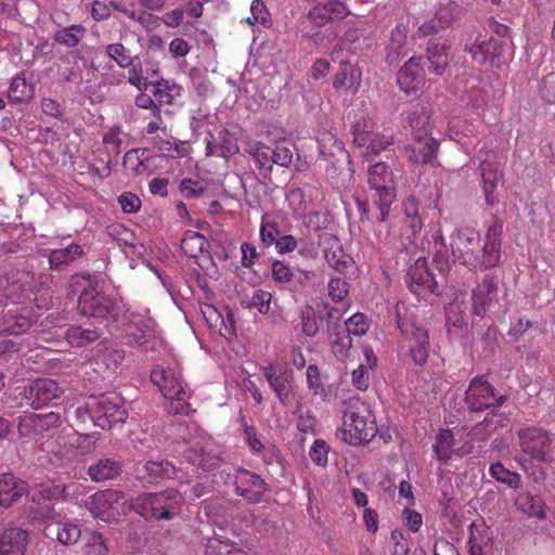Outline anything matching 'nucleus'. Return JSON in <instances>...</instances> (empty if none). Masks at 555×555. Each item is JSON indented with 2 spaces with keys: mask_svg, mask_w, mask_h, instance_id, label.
<instances>
[{
  "mask_svg": "<svg viewBox=\"0 0 555 555\" xmlns=\"http://www.w3.org/2000/svg\"><path fill=\"white\" fill-rule=\"evenodd\" d=\"M361 85V73L349 63H340L333 78V88L337 91H350L354 94Z\"/></svg>",
  "mask_w": 555,
  "mask_h": 555,
  "instance_id": "obj_33",
  "label": "nucleus"
},
{
  "mask_svg": "<svg viewBox=\"0 0 555 555\" xmlns=\"http://www.w3.org/2000/svg\"><path fill=\"white\" fill-rule=\"evenodd\" d=\"M399 222L401 223V235L410 243L414 242L424 225L423 218L399 219Z\"/></svg>",
  "mask_w": 555,
  "mask_h": 555,
  "instance_id": "obj_62",
  "label": "nucleus"
},
{
  "mask_svg": "<svg viewBox=\"0 0 555 555\" xmlns=\"http://www.w3.org/2000/svg\"><path fill=\"white\" fill-rule=\"evenodd\" d=\"M343 423L336 436L349 446L369 443L377 434L376 417L371 406L353 397L343 403Z\"/></svg>",
  "mask_w": 555,
  "mask_h": 555,
  "instance_id": "obj_3",
  "label": "nucleus"
},
{
  "mask_svg": "<svg viewBox=\"0 0 555 555\" xmlns=\"http://www.w3.org/2000/svg\"><path fill=\"white\" fill-rule=\"evenodd\" d=\"M320 328L314 310L311 307L306 308L301 313V331L308 337H314Z\"/></svg>",
  "mask_w": 555,
  "mask_h": 555,
  "instance_id": "obj_60",
  "label": "nucleus"
},
{
  "mask_svg": "<svg viewBox=\"0 0 555 555\" xmlns=\"http://www.w3.org/2000/svg\"><path fill=\"white\" fill-rule=\"evenodd\" d=\"M77 309L82 315L102 321H116L120 313L119 305L112 297L99 291L93 283L81 291Z\"/></svg>",
  "mask_w": 555,
  "mask_h": 555,
  "instance_id": "obj_7",
  "label": "nucleus"
},
{
  "mask_svg": "<svg viewBox=\"0 0 555 555\" xmlns=\"http://www.w3.org/2000/svg\"><path fill=\"white\" fill-rule=\"evenodd\" d=\"M205 555H248L229 539L209 538L206 543Z\"/></svg>",
  "mask_w": 555,
  "mask_h": 555,
  "instance_id": "obj_45",
  "label": "nucleus"
},
{
  "mask_svg": "<svg viewBox=\"0 0 555 555\" xmlns=\"http://www.w3.org/2000/svg\"><path fill=\"white\" fill-rule=\"evenodd\" d=\"M236 493L250 503H258L268 491V485L257 474L238 468L234 476Z\"/></svg>",
  "mask_w": 555,
  "mask_h": 555,
  "instance_id": "obj_20",
  "label": "nucleus"
},
{
  "mask_svg": "<svg viewBox=\"0 0 555 555\" xmlns=\"http://www.w3.org/2000/svg\"><path fill=\"white\" fill-rule=\"evenodd\" d=\"M206 245L207 241L203 234L195 231H186L183 234L180 247L185 256L196 258L205 250Z\"/></svg>",
  "mask_w": 555,
  "mask_h": 555,
  "instance_id": "obj_44",
  "label": "nucleus"
},
{
  "mask_svg": "<svg viewBox=\"0 0 555 555\" xmlns=\"http://www.w3.org/2000/svg\"><path fill=\"white\" fill-rule=\"evenodd\" d=\"M261 245L266 248L276 245L280 236V225L276 221L262 218L259 229Z\"/></svg>",
  "mask_w": 555,
  "mask_h": 555,
  "instance_id": "obj_51",
  "label": "nucleus"
},
{
  "mask_svg": "<svg viewBox=\"0 0 555 555\" xmlns=\"http://www.w3.org/2000/svg\"><path fill=\"white\" fill-rule=\"evenodd\" d=\"M454 435L451 429H441L434 444V452L441 464H447L453 455Z\"/></svg>",
  "mask_w": 555,
  "mask_h": 555,
  "instance_id": "obj_42",
  "label": "nucleus"
},
{
  "mask_svg": "<svg viewBox=\"0 0 555 555\" xmlns=\"http://www.w3.org/2000/svg\"><path fill=\"white\" fill-rule=\"evenodd\" d=\"M498 283L490 274H486L472 291L473 312L485 317L487 311L498 301Z\"/></svg>",
  "mask_w": 555,
  "mask_h": 555,
  "instance_id": "obj_21",
  "label": "nucleus"
},
{
  "mask_svg": "<svg viewBox=\"0 0 555 555\" xmlns=\"http://www.w3.org/2000/svg\"><path fill=\"white\" fill-rule=\"evenodd\" d=\"M65 495V487L59 485H39L30 493L34 503L41 504L46 501L62 499Z\"/></svg>",
  "mask_w": 555,
  "mask_h": 555,
  "instance_id": "obj_49",
  "label": "nucleus"
},
{
  "mask_svg": "<svg viewBox=\"0 0 555 555\" xmlns=\"http://www.w3.org/2000/svg\"><path fill=\"white\" fill-rule=\"evenodd\" d=\"M144 468L151 478V481L171 478V476L175 474V466L166 460L149 461L146 462Z\"/></svg>",
  "mask_w": 555,
  "mask_h": 555,
  "instance_id": "obj_52",
  "label": "nucleus"
},
{
  "mask_svg": "<svg viewBox=\"0 0 555 555\" xmlns=\"http://www.w3.org/2000/svg\"><path fill=\"white\" fill-rule=\"evenodd\" d=\"M62 418L60 413L49 412L44 414L30 413L20 416L17 430L21 437L31 438L60 426Z\"/></svg>",
  "mask_w": 555,
  "mask_h": 555,
  "instance_id": "obj_18",
  "label": "nucleus"
},
{
  "mask_svg": "<svg viewBox=\"0 0 555 555\" xmlns=\"http://www.w3.org/2000/svg\"><path fill=\"white\" fill-rule=\"evenodd\" d=\"M91 413L92 424L101 429L124 424L128 417L122 398L114 392L91 397Z\"/></svg>",
  "mask_w": 555,
  "mask_h": 555,
  "instance_id": "obj_8",
  "label": "nucleus"
},
{
  "mask_svg": "<svg viewBox=\"0 0 555 555\" xmlns=\"http://www.w3.org/2000/svg\"><path fill=\"white\" fill-rule=\"evenodd\" d=\"M399 222L401 223V235L410 243L414 242L424 225L423 218L399 219Z\"/></svg>",
  "mask_w": 555,
  "mask_h": 555,
  "instance_id": "obj_63",
  "label": "nucleus"
},
{
  "mask_svg": "<svg viewBox=\"0 0 555 555\" xmlns=\"http://www.w3.org/2000/svg\"><path fill=\"white\" fill-rule=\"evenodd\" d=\"M217 140L219 141L221 151L224 153L225 159L240 152L236 135L230 132L227 128H221L218 131Z\"/></svg>",
  "mask_w": 555,
  "mask_h": 555,
  "instance_id": "obj_57",
  "label": "nucleus"
},
{
  "mask_svg": "<svg viewBox=\"0 0 555 555\" xmlns=\"http://www.w3.org/2000/svg\"><path fill=\"white\" fill-rule=\"evenodd\" d=\"M30 533L20 527H8L0 532V555H25Z\"/></svg>",
  "mask_w": 555,
  "mask_h": 555,
  "instance_id": "obj_29",
  "label": "nucleus"
},
{
  "mask_svg": "<svg viewBox=\"0 0 555 555\" xmlns=\"http://www.w3.org/2000/svg\"><path fill=\"white\" fill-rule=\"evenodd\" d=\"M503 222L495 220L486 232V250L480 262L475 255L481 243L480 233L473 228L456 229L451 235V254L470 271H487L501 262Z\"/></svg>",
  "mask_w": 555,
  "mask_h": 555,
  "instance_id": "obj_1",
  "label": "nucleus"
},
{
  "mask_svg": "<svg viewBox=\"0 0 555 555\" xmlns=\"http://www.w3.org/2000/svg\"><path fill=\"white\" fill-rule=\"evenodd\" d=\"M459 13V3L449 0L448 2L439 5L434 16V20L437 21V25H439L440 29L444 30L446 28L452 25Z\"/></svg>",
  "mask_w": 555,
  "mask_h": 555,
  "instance_id": "obj_50",
  "label": "nucleus"
},
{
  "mask_svg": "<svg viewBox=\"0 0 555 555\" xmlns=\"http://www.w3.org/2000/svg\"><path fill=\"white\" fill-rule=\"evenodd\" d=\"M505 401L506 396L498 395L495 388L483 376L473 378L465 393V402L473 412L502 406Z\"/></svg>",
  "mask_w": 555,
  "mask_h": 555,
  "instance_id": "obj_11",
  "label": "nucleus"
},
{
  "mask_svg": "<svg viewBox=\"0 0 555 555\" xmlns=\"http://www.w3.org/2000/svg\"><path fill=\"white\" fill-rule=\"evenodd\" d=\"M246 440L250 449L255 453H259L260 451L264 450L269 454L268 463H272L276 457V448L275 447H269L264 448L260 439L257 437L256 428L254 426H245L244 429Z\"/></svg>",
  "mask_w": 555,
  "mask_h": 555,
  "instance_id": "obj_56",
  "label": "nucleus"
},
{
  "mask_svg": "<svg viewBox=\"0 0 555 555\" xmlns=\"http://www.w3.org/2000/svg\"><path fill=\"white\" fill-rule=\"evenodd\" d=\"M34 89L27 82L23 74L13 77L8 90V98L11 102H24L33 98Z\"/></svg>",
  "mask_w": 555,
  "mask_h": 555,
  "instance_id": "obj_47",
  "label": "nucleus"
},
{
  "mask_svg": "<svg viewBox=\"0 0 555 555\" xmlns=\"http://www.w3.org/2000/svg\"><path fill=\"white\" fill-rule=\"evenodd\" d=\"M35 304H0V333L22 335L26 333L38 319Z\"/></svg>",
  "mask_w": 555,
  "mask_h": 555,
  "instance_id": "obj_9",
  "label": "nucleus"
},
{
  "mask_svg": "<svg viewBox=\"0 0 555 555\" xmlns=\"http://www.w3.org/2000/svg\"><path fill=\"white\" fill-rule=\"evenodd\" d=\"M87 473L92 481L104 482L120 475L121 464L112 459H100L88 467Z\"/></svg>",
  "mask_w": 555,
  "mask_h": 555,
  "instance_id": "obj_36",
  "label": "nucleus"
},
{
  "mask_svg": "<svg viewBox=\"0 0 555 555\" xmlns=\"http://www.w3.org/2000/svg\"><path fill=\"white\" fill-rule=\"evenodd\" d=\"M184 495L176 489H166L159 493H143L132 500L129 508L146 520H169L180 511Z\"/></svg>",
  "mask_w": 555,
  "mask_h": 555,
  "instance_id": "obj_5",
  "label": "nucleus"
},
{
  "mask_svg": "<svg viewBox=\"0 0 555 555\" xmlns=\"http://www.w3.org/2000/svg\"><path fill=\"white\" fill-rule=\"evenodd\" d=\"M398 326L408 343L410 356L413 361L423 365L428 358L429 337L426 330L414 322L398 320Z\"/></svg>",
  "mask_w": 555,
  "mask_h": 555,
  "instance_id": "obj_16",
  "label": "nucleus"
},
{
  "mask_svg": "<svg viewBox=\"0 0 555 555\" xmlns=\"http://www.w3.org/2000/svg\"><path fill=\"white\" fill-rule=\"evenodd\" d=\"M86 508L94 518L111 521L126 514L125 493L116 489L98 491L86 500Z\"/></svg>",
  "mask_w": 555,
  "mask_h": 555,
  "instance_id": "obj_10",
  "label": "nucleus"
},
{
  "mask_svg": "<svg viewBox=\"0 0 555 555\" xmlns=\"http://www.w3.org/2000/svg\"><path fill=\"white\" fill-rule=\"evenodd\" d=\"M151 380L157 386L163 397L168 400V412L173 415L186 416L191 412L189 402L191 393L186 390L179 366H155L151 372Z\"/></svg>",
  "mask_w": 555,
  "mask_h": 555,
  "instance_id": "obj_4",
  "label": "nucleus"
},
{
  "mask_svg": "<svg viewBox=\"0 0 555 555\" xmlns=\"http://www.w3.org/2000/svg\"><path fill=\"white\" fill-rule=\"evenodd\" d=\"M428 251L433 255L436 268L446 276L451 269L450 257L452 254L449 250L441 231H437L433 235V241L428 242Z\"/></svg>",
  "mask_w": 555,
  "mask_h": 555,
  "instance_id": "obj_35",
  "label": "nucleus"
},
{
  "mask_svg": "<svg viewBox=\"0 0 555 555\" xmlns=\"http://www.w3.org/2000/svg\"><path fill=\"white\" fill-rule=\"evenodd\" d=\"M55 535L57 541L63 545H73L78 542L81 535V530L78 525L70 521H64L57 524Z\"/></svg>",
  "mask_w": 555,
  "mask_h": 555,
  "instance_id": "obj_53",
  "label": "nucleus"
},
{
  "mask_svg": "<svg viewBox=\"0 0 555 555\" xmlns=\"http://www.w3.org/2000/svg\"><path fill=\"white\" fill-rule=\"evenodd\" d=\"M263 375L267 378L270 387L275 392L280 402L286 405L293 395V372L284 367H278L270 364L263 369Z\"/></svg>",
  "mask_w": 555,
  "mask_h": 555,
  "instance_id": "obj_22",
  "label": "nucleus"
},
{
  "mask_svg": "<svg viewBox=\"0 0 555 555\" xmlns=\"http://www.w3.org/2000/svg\"><path fill=\"white\" fill-rule=\"evenodd\" d=\"M87 29L82 25H70L57 30L54 40L67 48H75L86 36Z\"/></svg>",
  "mask_w": 555,
  "mask_h": 555,
  "instance_id": "obj_46",
  "label": "nucleus"
},
{
  "mask_svg": "<svg viewBox=\"0 0 555 555\" xmlns=\"http://www.w3.org/2000/svg\"><path fill=\"white\" fill-rule=\"evenodd\" d=\"M29 492L26 481L12 473L0 474V506L10 508Z\"/></svg>",
  "mask_w": 555,
  "mask_h": 555,
  "instance_id": "obj_28",
  "label": "nucleus"
},
{
  "mask_svg": "<svg viewBox=\"0 0 555 555\" xmlns=\"http://www.w3.org/2000/svg\"><path fill=\"white\" fill-rule=\"evenodd\" d=\"M449 49L446 43L430 40L426 48L425 59L429 63L428 70L436 76H443L449 68Z\"/></svg>",
  "mask_w": 555,
  "mask_h": 555,
  "instance_id": "obj_31",
  "label": "nucleus"
},
{
  "mask_svg": "<svg viewBox=\"0 0 555 555\" xmlns=\"http://www.w3.org/2000/svg\"><path fill=\"white\" fill-rule=\"evenodd\" d=\"M128 74V82L131 86L135 87L140 91H145L149 88V76L143 75V67L140 62L134 63V61H132V65L129 67Z\"/></svg>",
  "mask_w": 555,
  "mask_h": 555,
  "instance_id": "obj_61",
  "label": "nucleus"
},
{
  "mask_svg": "<svg viewBox=\"0 0 555 555\" xmlns=\"http://www.w3.org/2000/svg\"><path fill=\"white\" fill-rule=\"evenodd\" d=\"M370 324L365 314L357 312L351 315L343 328L351 336H363L369 331Z\"/></svg>",
  "mask_w": 555,
  "mask_h": 555,
  "instance_id": "obj_58",
  "label": "nucleus"
},
{
  "mask_svg": "<svg viewBox=\"0 0 555 555\" xmlns=\"http://www.w3.org/2000/svg\"><path fill=\"white\" fill-rule=\"evenodd\" d=\"M320 190L315 184L291 186L286 192V204L294 218L301 219L307 216L319 202Z\"/></svg>",
  "mask_w": 555,
  "mask_h": 555,
  "instance_id": "obj_17",
  "label": "nucleus"
},
{
  "mask_svg": "<svg viewBox=\"0 0 555 555\" xmlns=\"http://www.w3.org/2000/svg\"><path fill=\"white\" fill-rule=\"evenodd\" d=\"M62 395L63 389L50 378H37L24 388V398L34 410L54 404Z\"/></svg>",
  "mask_w": 555,
  "mask_h": 555,
  "instance_id": "obj_14",
  "label": "nucleus"
},
{
  "mask_svg": "<svg viewBox=\"0 0 555 555\" xmlns=\"http://www.w3.org/2000/svg\"><path fill=\"white\" fill-rule=\"evenodd\" d=\"M433 109L423 103L414 105L409 115L408 121L412 129L413 138H421L422 135H431L433 122H431Z\"/></svg>",
  "mask_w": 555,
  "mask_h": 555,
  "instance_id": "obj_30",
  "label": "nucleus"
},
{
  "mask_svg": "<svg viewBox=\"0 0 555 555\" xmlns=\"http://www.w3.org/2000/svg\"><path fill=\"white\" fill-rule=\"evenodd\" d=\"M320 245L323 247L324 257L328 266L339 273H346L352 260L345 254L337 236L323 233L320 235Z\"/></svg>",
  "mask_w": 555,
  "mask_h": 555,
  "instance_id": "obj_25",
  "label": "nucleus"
},
{
  "mask_svg": "<svg viewBox=\"0 0 555 555\" xmlns=\"http://www.w3.org/2000/svg\"><path fill=\"white\" fill-rule=\"evenodd\" d=\"M50 276L30 271H11L0 278V304H35L38 310L49 309L52 292Z\"/></svg>",
  "mask_w": 555,
  "mask_h": 555,
  "instance_id": "obj_2",
  "label": "nucleus"
},
{
  "mask_svg": "<svg viewBox=\"0 0 555 555\" xmlns=\"http://www.w3.org/2000/svg\"><path fill=\"white\" fill-rule=\"evenodd\" d=\"M126 318L129 322V328L125 336L126 344L138 347L145 352L153 350L156 345L155 322L131 311H127Z\"/></svg>",
  "mask_w": 555,
  "mask_h": 555,
  "instance_id": "obj_13",
  "label": "nucleus"
},
{
  "mask_svg": "<svg viewBox=\"0 0 555 555\" xmlns=\"http://www.w3.org/2000/svg\"><path fill=\"white\" fill-rule=\"evenodd\" d=\"M271 300L272 294L270 292L257 289L247 302V307L257 309L261 314H267L270 311Z\"/></svg>",
  "mask_w": 555,
  "mask_h": 555,
  "instance_id": "obj_59",
  "label": "nucleus"
},
{
  "mask_svg": "<svg viewBox=\"0 0 555 555\" xmlns=\"http://www.w3.org/2000/svg\"><path fill=\"white\" fill-rule=\"evenodd\" d=\"M423 56H413L408 60L397 75V82L405 94H417L425 83V74L422 68Z\"/></svg>",
  "mask_w": 555,
  "mask_h": 555,
  "instance_id": "obj_19",
  "label": "nucleus"
},
{
  "mask_svg": "<svg viewBox=\"0 0 555 555\" xmlns=\"http://www.w3.org/2000/svg\"><path fill=\"white\" fill-rule=\"evenodd\" d=\"M330 446L323 439H317L310 449V459L318 466L324 467L328 461Z\"/></svg>",
  "mask_w": 555,
  "mask_h": 555,
  "instance_id": "obj_64",
  "label": "nucleus"
},
{
  "mask_svg": "<svg viewBox=\"0 0 555 555\" xmlns=\"http://www.w3.org/2000/svg\"><path fill=\"white\" fill-rule=\"evenodd\" d=\"M330 344L334 356L345 361L350 357L352 347L351 336L340 325H336L330 334Z\"/></svg>",
  "mask_w": 555,
  "mask_h": 555,
  "instance_id": "obj_37",
  "label": "nucleus"
},
{
  "mask_svg": "<svg viewBox=\"0 0 555 555\" xmlns=\"http://www.w3.org/2000/svg\"><path fill=\"white\" fill-rule=\"evenodd\" d=\"M490 476L498 482L506 485L511 489L521 487V477L518 473L511 472L501 462L493 463L489 468Z\"/></svg>",
  "mask_w": 555,
  "mask_h": 555,
  "instance_id": "obj_48",
  "label": "nucleus"
},
{
  "mask_svg": "<svg viewBox=\"0 0 555 555\" xmlns=\"http://www.w3.org/2000/svg\"><path fill=\"white\" fill-rule=\"evenodd\" d=\"M406 158L416 165L433 164L439 151V142L431 135L413 138V143L404 147Z\"/></svg>",
  "mask_w": 555,
  "mask_h": 555,
  "instance_id": "obj_24",
  "label": "nucleus"
},
{
  "mask_svg": "<svg viewBox=\"0 0 555 555\" xmlns=\"http://www.w3.org/2000/svg\"><path fill=\"white\" fill-rule=\"evenodd\" d=\"M367 182L371 191L374 192L372 201L379 210L378 219L380 222H385L397 195L392 170L385 163H376L367 170Z\"/></svg>",
  "mask_w": 555,
  "mask_h": 555,
  "instance_id": "obj_6",
  "label": "nucleus"
},
{
  "mask_svg": "<svg viewBox=\"0 0 555 555\" xmlns=\"http://www.w3.org/2000/svg\"><path fill=\"white\" fill-rule=\"evenodd\" d=\"M105 51L107 56L114 60L121 68H129L132 65V61H134L130 50L120 42L106 46Z\"/></svg>",
  "mask_w": 555,
  "mask_h": 555,
  "instance_id": "obj_54",
  "label": "nucleus"
},
{
  "mask_svg": "<svg viewBox=\"0 0 555 555\" xmlns=\"http://www.w3.org/2000/svg\"><path fill=\"white\" fill-rule=\"evenodd\" d=\"M349 13L344 2L331 0L311 8L308 12V20L317 27H323L328 23L343 21Z\"/></svg>",
  "mask_w": 555,
  "mask_h": 555,
  "instance_id": "obj_23",
  "label": "nucleus"
},
{
  "mask_svg": "<svg viewBox=\"0 0 555 555\" xmlns=\"http://www.w3.org/2000/svg\"><path fill=\"white\" fill-rule=\"evenodd\" d=\"M405 282L409 289L418 298L427 299L430 295L440 296L442 293L439 282L428 269L425 258H418L409 268Z\"/></svg>",
  "mask_w": 555,
  "mask_h": 555,
  "instance_id": "obj_12",
  "label": "nucleus"
},
{
  "mask_svg": "<svg viewBox=\"0 0 555 555\" xmlns=\"http://www.w3.org/2000/svg\"><path fill=\"white\" fill-rule=\"evenodd\" d=\"M154 86L153 96L159 104H170L175 96L180 94V86L171 79L160 78L150 81Z\"/></svg>",
  "mask_w": 555,
  "mask_h": 555,
  "instance_id": "obj_43",
  "label": "nucleus"
},
{
  "mask_svg": "<svg viewBox=\"0 0 555 555\" xmlns=\"http://www.w3.org/2000/svg\"><path fill=\"white\" fill-rule=\"evenodd\" d=\"M319 152L324 158L345 155L344 143L332 131L323 130L317 137Z\"/></svg>",
  "mask_w": 555,
  "mask_h": 555,
  "instance_id": "obj_40",
  "label": "nucleus"
},
{
  "mask_svg": "<svg viewBox=\"0 0 555 555\" xmlns=\"http://www.w3.org/2000/svg\"><path fill=\"white\" fill-rule=\"evenodd\" d=\"M503 51L504 44L502 41L493 37H490L488 40L477 41L468 50L473 60L479 65H483L487 62H494L502 55Z\"/></svg>",
  "mask_w": 555,
  "mask_h": 555,
  "instance_id": "obj_32",
  "label": "nucleus"
},
{
  "mask_svg": "<svg viewBox=\"0 0 555 555\" xmlns=\"http://www.w3.org/2000/svg\"><path fill=\"white\" fill-rule=\"evenodd\" d=\"M515 505L517 509L528 517H535L538 519L546 518L544 502L541 498L529 492L519 494L515 501Z\"/></svg>",
  "mask_w": 555,
  "mask_h": 555,
  "instance_id": "obj_38",
  "label": "nucleus"
},
{
  "mask_svg": "<svg viewBox=\"0 0 555 555\" xmlns=\"http://www.w3.org/2000/svg\"><path fill=\"white\" fill-rule=\"evenodd\" d=\"M83 554L85 555H108L109 548L100 532L92 531L90 532L83 544Z\"/></svg>",
  "mask_w": 555,
  "mask_h": 555,
  "instance_id": "obj_55",
  "label": "nucleus"
},
{
  "mask_svg": "<svg viewBox=\"0 0 555 555\" xmlns=\"http://www.w3.org/2000/svg\"><path fill=\"white\" fill-rule=\"evenodd\" d=\"M409 28L404 23L397 24L390 31L389 43L386 47L387 61L396 62L408 52Z\"/></svg>",
  "mask_w": 555,
  "mask_h": 555,
  "instance_id": "obj_34",
  "label": "nucleus"
},
{
  "mask_svg": "<svg viewBox=\"0 0 555 555\" xmlns=\"http://www.w3.org/2000/svg\"><path fill=\"white\" fill-rule=\"evenodd\" d=\"M82 247L73 243L65 248L54 249L49 254V263L51 269H59L75 261L82 254Z\"/></svg>",
  "mask_w": 555,
  "mask_h": 555,
  "instance_id": "obj_41",
  "label": "nucleus"
},
{
  "mask_svg": "<svg viewBox=\"0 0 555 555\" xmlns=\"http://www.w3.org/2000/svg\"><path fill=\"white\" fill-rule=\"evenodd\" d=\"M353 141L363 147L364 155H377L392 144V138L361 127L360 122L353 125Z\"/></svg>",
  "mask_w": 555,
  "mask_h": 555,
  "instance_id": "obj_27",
  "label": "nucleus"
},
{
  "mask_svg": "<svg viewBox=\"0 0 555 555\" xmlns=\"http://www.w3.org/2000/svg\"><path fill=\"white\" fill-rule=\"evenodd\" d=\"M519 446L524 453L538 462L547 461L551 438L546 430L539 427H527L518 431Z\"/></svg>",
  "mask_w": 555,
  "mask_h": 555,
  "instance_id": "obj_15",
  "label": "nucleus"
},
{
  "mask_svg": "<svg viewBox=\"0 0 555 555\" xmlns=\"http://www.w3.org/2000/svg\"><path fill=\"white\" fill-rule=\"evenodd\" d=\"M186 460L194 466L210 472L222 463L221 451L211 443L195 444L185 452Z\"/></svg>",
  "mask_w": 555,
  "mask_h": 555,
  "instance_id": "obj_26",
  "label": "nucleus"
},
{
  "mask_svg": "<svg viewBox=\"0 0 555 555\" xmlns=\"http://www.w3.org/2000/svg\"><path fill=\"white\" fill-rule=\"evenodd\" d=\"M101 337V332L93 328H83L82 326H70L65 334L67 343L75 348L86 347L96 341Z\"/></svg>",
  "mask_w": 555,
  "mask_h": 555,
  "instance_id": "obj_39",
  "label": "nucleus"
}]
</instances>
